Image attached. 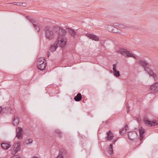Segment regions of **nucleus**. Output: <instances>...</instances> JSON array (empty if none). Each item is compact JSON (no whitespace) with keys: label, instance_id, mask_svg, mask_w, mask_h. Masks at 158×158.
<instances>
[{"label":"nucleus","instance_id":"obj_1","mask_svg":"<svg viewBox=\"0 0 158 158\" xmlns=\"http://www.w3.org/2000/svg\"><path fill=\"white\" fill-rule=\"evenodd\" d=\"M46 38L48 40H52L55 36V33L57 34V40L60 46L63 47L65 46L67 44L66 38L64 35L66 34V30L58 26H54L51 28L46 27L44 28Z\"/></svg>","mask_w":158,"mask_h":158},{"label":"nucleus","instance_id":"obj_2","mask_svg":"<svg viewBox=\"0 0 158 158\" xmlns=\"http://www.w3.org/2000/svg\"><path fill=\"white\" fill-rule=\"evenodd\" d=\"M119 51L121 54L126 57H131L134 58L135 59H137V58L134 56V54H132L131 52L127 51V49L123 48H120Z\"/></svg>","mask_w":158,"mask_h":158},{"label":"nucleus","instance_id":"obj_3","mask_svg":"<svg viewBox=\"0 0 158 158\" xmlns=\"http://www.w3.org/2000/svg\"><path fill=\"white\" fill-rule=\"evenodd\" d=\"M144 123L147 126L151 127L158 125V123L156 121H153L152 122L150 121L147 117H144L143 119Z\"/></svg>","mask_w":158,"mask_h":158},{"label":"nucleus","instance_id":"obj_4","mask_svg":"<svg viewBox=\"0 0 158 158\" xmlns=\"http://www.w3.org/2000/svg\"><path fill=\"white\" fill-rule=\"evenodd\" d=\"M23 130L20 127H18L16 129V137L18 139H20L23 138Z\"/></svg>","mask_w":158,"mask_h":158},{"label":"nucleus","instance_id":"obj_5","mask_svg":"<svg viewBox=\"0 0 158 158\" xmlns=\"http://www.w3.org/2000/svg\"><path fill=\"white\" fill-rule=\"evenodd\" d=\"M137 135V133L135 131H130L128 132V136L129 139L133 140Z\"/></svg>","mask_w":158,"mask_h":158},{"label":"nucleus","instance_id":"obj_6","mask_svg":"<svg viewBox=\"0 0 158 158\" xmlns=\"http://www.w3.org/2000/svg\"><path fill=\"white\" fill-rule=\"evenodd\" d=\"M2 148L3 149L7 150L11 147L10 142H6L4 141L1 143Z\"/></svg>","mask_w":158,"mask_h":158},{"label":"nucleus","instance_id":"obj_7","mask_svg":"<svg viewBox=\"0 0 158 158\" xmlns=\"http://www.w3.org/2000/svg\"><path fill=\"white\" fill-rule=\"evenodd\" d=\"M107 154L109 155H111L113 153V144H110L109 147L107 148Z\"/></svg>","mask_w":158,"mask_h":158},{"label":"nucleus","instance_id":"obj_8","mask_svg":"<svg viewBox=\"0 0 158 158\" xmlns=\"http://www.w3.org/2000/svg\"><path fill=\"white\" fill-rule=\"evenodd\" d=\"M66 154V151L64 149L60 150L59 155L56 158H64V156Z\"/></svg>","mask_w":158,"mask_h":158},{"label":"nucleus","instance_id":"obj_9","mask_svg":"<svg viewBox=\"0 0 158 158\" xmlns=\"http://www.w3.org/2000/svg\"><path fill=\"white\" fill-rule=\"evenodd\" d=\"M106 134L107 136L106 138L107 140H110L113 139L114 136L110 130H109L108 132H107Z\"/></svg>","mask_w":158,"mask_h":158},{"label":"nucleus","instance_id":"obj_10","mask_svg":"<svg viewBox=\"0 0 158 158\" xmlns=\"http://www.w3.org/2000/svg\"><path fill=\"white\" fill-rule=\"evenodd\" d=\"M152 91H158V83L156 82L151 85L150 87Z\"/></svg>","mask_w":158,"mask_h":158},{"label":"nucleus","instance_id":"obj_11","mask_svg":"<svg viewBox=\"0 0 158 158\" xmlns=\"http://www.w3.org/2000/svg\"><path fill=\"white\" fill-rule=\"evenodd\" d=\"M87 36L90 39H92L93 40L98 41L99 40V38L97 36L93 34H87Z\"/></svg>","mask_w":158,"mask_h":158},{"label":"nucleus","instance_id":"obj_12","mask_svg":"<svg viewBox=\"0 0 158 158\" xmlns=\"http://www.w3.org/2000/svg\"><path fill=\"white\" fill-rule=\"evenodd\" d=\"M57 44L55 43L54 44L51 45L50 47L49 50L51 52H55L58 48Z\"/></svg>","mask_w":158,"mask_h":158},{"label":"nucleus","instance_id":"obj_13","mask_svg":"<svg viewBox=\"0 0 158 158\" xmlns=\"http://www.w3.org/2000/svg\"><path fill=\"white\" fill-rule=\"evenodd\" d=\"M19 122V118L17 116H15L13 121V125L15 126H17Z\"/></svg>","mask_w":158,"mask_h":158},{"label":"nucleus","instance_id":"obj_14","mask_svg":"<svg viewBox=\"0 0 158 158\" xmlns=\"http://www.w3.org/2000/svg\"><path fill=\"white\" fill-rule=\"evenodd\" d=\"M26 18L29 20L32 24L34 27L36 26L35 24L37 23L36 21L34 20L30 16H27Z\"/></svg>","mask_w":158,"mask_h":158},{"label":"nucleus","instance_id":"obj_15","mask_svg":"<svg viewBox=\"0 0 158 158\" xmlns=\"http://www.w3.org/2000/svg\"><path fill=\"white\" fill-rule=\"evenodd\" d=\"M138 64L142 66L143 68L148 65V64L145 60H140L138 62Z\"/></svg>","mask_w":158,"mask_h":158},{"label":"nucleus","instance_id":"obj_16","mask_svg":"<svg viewBox=\"0 0 158 158\" xmlns=\"http://www.w3.org/2000/svg\"><path fill=\"white\" fill-rule=\"evenodd\" d=\"M81 99L82 95L80 93H78L77 95L74 98V100L77 102H78L81 101Z\"/></svg>","mask_w":158,"mask_h":158},{"label":"nucleus","instance_id":"obj_17","mask_svg":"<svg viewBox=\"0 0 158 158\" xmlns=\"http://www.w3.org/2000/svg\"><path fill=\"white\" fill-rule=\"evenodd\" d=\"M46 66V63H44L40 65H37L38 69L41 71L44 70Z\"/></svg>","mask_w":158,"mask_h":158},{"label":"nucleus","instance_id":"obj_18","mask_svg":"<svg viewBox=\"0 0 158 158\" xmlns=\"http://www.w3.org/2000/svg\"><path fill=\"white\" fill-rule=\"evenodd\" d=\"M148 73L150 75V76L153 77L154 78V79L155 81H156L157 80V77H156V74L152 70H151L149 71Z\"/></svg>","mask_w":158,"mask_h":158},{"label":"nucleus","instance_id":"obj_19","mask_svg":"<svg viewBox=\"0 0 158 158\" xmlns=\"http://www.w3.org/2000/svg\"><path fill=\"white\" fill-rule=\"evenodd\" d=\"M128 128L127 124L125 126L124 128L122 129V130H119V133L120 134L123 135L124 134V133L127 131Z\"/></svg>","mask_w":158,"mask_h":158},{"label":"nucleus","instance_id":"obj_20","mask_svg":"<svg viewBox=\"0 0 158 158\" xmlns=\"http://www.w3.org/2000/svg\"><path fill=\"white\" fill-rule=\"evenodd\" d=\"M20 143H19V146H17V147L15 148L14 150H13L12 151V153L15 154L20 150Z\"/></svg>","mask_w":158,"mask_h":158},{"label":"nucleus","instance_id":"obj_21","mask_svg":"<svg viewBox=\"0 0 158 158\" xmlns=\"http://www.w3.org/2000/svg\"><path fill=\"white\" fill-rule=\"evenodd\" d=\"M139 136H144L143 134L145 133V130L142 127L139 130Z\"/></svg>","mask_w":158,"mask_h":158},{"label":"nucleus","instance_id":"obj_22","mask_svg":"<svg viewBox=\"0 0 158 158\" xmlns=\"http://www.w3.org/2000/svg\"><path fill=\"white\" fill-rule=\"evenodd\" d=\"M69 31L70 33V34L74 37L75 35L76 34V32L73 29L70 28H69Z\"/></svg>","mask_w":158,"mask_h":158},{"label":"nucleus","instance_id":"obj_23","mask_svg":"<svg viewBox=\"0 0 158 158\" xmlns=\"http://www.w3.org/2000/svg\"><path fill=\"white\" fill-rule=\"evenodd\" d=\"M43 62H44V63H46V62H45V60H44L43 61L42 60H40L39 59L37 62V65H41V64H43Z\"/></svg>","mask_w":158,"mask_h":158},{"label":"nucleus","instance_id":"obj_24","mask_svg":"<svg viewBox=\"0 0 158 158\" xmlns=\"http://www.w3.org/2000/svg\"><path fill=\"white\" fill-rule=\"evenodd\" d=\"M55 132L57 134L58 136L59 137H61L62 132L59 130H58V129L56 130Z\"/></svg>","mask_w":158,"mask_h":158},{"label":"nucleus","instance_id":"obj_25","mask_svg":"<svg viewBox=\"0 0 158 158\" xmlns=\"http://www.w3.org/2000/svg\"><path fill=\"white\" fill-rule=\"evenodd\" d=\"M109 27L110 28H111V31L113 32V33H117V31L116 30V27H114V26H111V25H110L109 26Z\"/></svg>","mask_w":158,"mask_h":158},{"label":"nucleus","instance_id":"obj_26","mask_svg":"<svg viewBox=\"0 0 158 158\" xmlns=\"http://www.w3.org/2000/svg\"><path fill=\"white\" fill-rule=\"evenodd\" d=\"M115 26H118L119 28H120L123 29L125 27L124 25L122 24H119L118 23H115Z\"/></svg>","mask_w":158,"mask_h":158},{"label":"nucleus","instance_id":"obj_27","mask_svg":"<svg viewBox=\"0 0 158 158\" xmlns=\"http://www.w3.org/2000/svg\"><path fill=\"white\" fill-rule=\"evenodd\" d=\"M114 75L116 77H119L120 75L119 72L117 70L114 71Z\"/></svg>","mask_w":158,"mask_h":158},{"label":"nucleus","instance_id":"obj_28","mask_svg":"<svg viewBox=\"0 0 158 158\" xmlns=\"http://www.w3.org/2000/svg\"><path fill=\"white\" fill-rule=\"evenodd\" d=\"M32 141H33V140L32 139H28L26 141L25 143L27 144H31L32 143Z\"/></svg>","mask_w":158,"mask_h":158},{"label":"nucleus","instance_id":"obj_29","mask_svg":"<svg viewBox=\"0 0 158 158\" xmlns=\"http://www.w3.org/2000/svg\"><path fill=\"white\" fill-rule=\"evenodd\" d=\"M144 69L145 71L148 72V73L151 70L150 68L148 67L147 66H146L145 67H144Z\"/></svg>","mask_w":158,"mask_h":158},{"label":"nucleus","instance_id":"obj_30","mask_svg":"<svg viewBox=\"0 0 158 158\" xmlns=\"http://www.w3.org/2000/svg\"><path fill=\"white\" fill-rule=\"evenodd\" d=\"M21 2H11V3H10V4H13L15 5H17L21 6Z\"/></svg>","mask_w":158,"mask_h":158},{"label":"nucleus","instance_id":"obj_31","mask_svg":"<svg viewBox=\"0 0 158 158\" xmlns=\"http://www.w3.org/2000/svg\"><path fill=\"white\" fill-rule=\"evenodd\" d=\"M38 23H37L35 24L36 26L34 27L35 28L36 30L37 31H40V28L39 27V26H38Z\"/></svg>","mask_w":158,"mask_h":158},{"label":"nucleus","instance_id":"obj_32","mask_svg":"<svg viewBox=\"0 0 158 158\" xmlns=\"http://www.w3.org/2000/svg\"><path fill=\"white\" fill-rule=\"evenodd\" d=\"M19 146V143H15L13 145V150H14L15 148L16 149V148L17 147V146Z\"/></svg>","mask_w":158,"mask_h":158},{"label":"nucleus","instance_id":"obj_33","mask_svg":"<svg viewBox=\"0 0 158 158\" xmlns=\"http://www.w3.org/2000/svg\"><path fill=\"white\" fill-rule=\"evenodd\" d=\"M113 71L117 70H116V64H114L113 65Z\"/></svg>","mask_w":158,"mask_h":158},{"label":"nucleus","instance_id":"obj_34","mask_svg":"<svg viewBox=\"0 0 158 158\" xmlns=\"http://www.w3.org/2000/svg\"><path fill=\"white\" fill-rule=\"evenodd\" d=\"M118 138H117V139H114L113 140V142H113V143H112V144H115V142L118 139Z\"/></svg>","mask_w":158,"mask_h":158},{"label":"nucleus","instance_id":"obj_35","mask_svg":"<svg viewBox=\"0 0 158 158\" xmlns=\"http://www.w3.org/2000/svg\"><path fill=\"white\" fill-rule=\"evenodd\" d=\"M27 3H22V2H21V6H27Z\"/></svg>","mask_w":158,"mask_h":158},{"label":"nucleus","instance_id":"obj_36","mask_svg":"<svg viewBox=\"0 0 158 158\" xmlns=\"http://www.w3.org/2000/svg\"><path fill=\"white\" fill-rule=\"evenodd\" d=\"M11 158H21V157H20L19 156H12Z\"/></svg>","mask_w":158,"mask_h":158},{"label":"nucleus","instance_id":"obj_37","mask_svg":"<svg viewBox=\"0 0 158 158\" xmlns=\"http://www.w3.org/2000/svg\"><path fill=\"white\" fill-rule=\"evenodd\" d=\"M139 137L140 140L141 141H142L144 137V136H139Z\"/></svg>","mask_w":158,"mask_h":158},{"label":"nucleus","instance_id":"obj_38","mask_svg":"<svg viewBox=\"0 0 158 158\" xmlns=\"http://www.w3.org/2000/svg\"><path fill=\"white\" fill-rule=\"evenodd\" d=\"M127 113H128V112L130 111V110H129V107L128 106H127Z\"/></svg>","mask_w":158,"mask_h":158},{"label":"nucleus","instance_id":"obj_39","mask_svg":"<svg viewBox=\"0 0 158 158\" xmlns=\"http://www.w3.org/2000/svg\"><path fill=\"white\" fill-rule=\"evenodd\" d=\"M50 52H47V56L48 57H49V56H50Z\"/></svg>","mask_w":158,"mask_h":158},{"label":"nucleus","instance_id":"obj_40","mask_svg":"<svg viewBox=\"0 0 158 158\" xmlns=\"http://www.w3.org/2000/svg\"><path fill=\"white\" fill-rule=\"evenodd\" d=\"M31 158H39L38 157L36 156V157H32Z\"/></svg>","mask_w":158,"mask_h":158},{"label":"nucleus","instance_id":"obj_41","mask_svg":"<svg viewBox=\"0 0 158 158\" xmlns=\"http://www.w3.org/2000/svg\"><path fill=\"white\" fill-rule=\"evenodd\" d=\"M108 121H106V124H107V123H108Z\"/></svg>","mask_w":158,"mask_h":158}]
</instances>
